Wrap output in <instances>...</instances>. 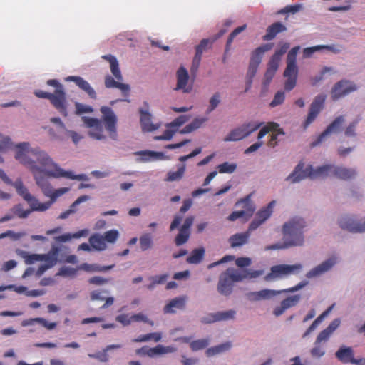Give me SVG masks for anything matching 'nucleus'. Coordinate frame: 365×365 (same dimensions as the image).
<instances>
[{
  "mask_svg": "<svg viewBox=\"0 0 365 365\" xmlns=\"http://www.w3.org/2000/svg\"><path fill=\"white\" fill-rule=\"evenodd\" d=\"M217 316L218 322L233 320L236 317V311L234 309H229L217 312Z\"/></svg>",
  "mask_w": 365,
  "mask_h": 365,
  "instance_id": "5fc2aeb1",
  "label": "nucleus"
},
{
  "mask_svg": "<svg viewBox=\"0 0 365 365\" xmlns=\"http://www.w3.org/2000/svg\"><path fill=\"white\" fill-rule=\"evenodd\" d=\"M89 242L93 249L98 251H103L107 248L105 239L102 235L96 234L89 238Z\"/></svg>",
  "mask_w": 365,
  "mask_h": 365,
  "instance_id": "a19ab883",
  "label": "nucleus"
},
{
  "mask_svg": "<svg viewBox=\"0 0 365 365\" xmlns=\"http://www.w3.org/2000/svg\"><path fill=\"white\" fill-rule=\"evenodd\" d=\"M140 125L143 132L150 133L159 129L161 126L160 123H154L153 115L149 110L148 106L146 104L144 108L139 110Z\"/></svg>",
  "mask_w": 365,
  "mask_h": 365,
  "instance_id": "dca6fc26",
  "label": "nucleus"
},
{
  "mask_svg": "<svg viewBox=\"0 0 365 365\" xmlns=\"http://www.w3.org/2000/svg\"><path fill=\"white\" fill-rule=\"evenodd\" d=\"M259 66L252 64L249 63L248 68L245 76L246 88L245 91H247L252 86V81L255 76Z\"/></svg>",
  "mask_w": 365,
  "mask_h": 365,
  "instance_id": "09e8293b",
  "label": "nucleus"
},
{
  "mask_svg": "<svg viewBox=\"0 0 365 365\" xmlns=\"http://www.w3.org/2000/svg\"><path fill=\"white\" fill-rule=\"evenodd\" d=\"M187 298L185 297H175L170 301L164 307L163 312L165 314H173L178 310L183 309Z\"/></svg>",
  "mask_w": 365,
  "mask_h": 365,
  "instance_id": "7c9ffc66",
  "label": "nucleus"
},
{
  "mask_svg": "<svg viewBox=\"0 0 365 365\" xmlns=\"http://www.w3.org/2000/svg\"><path fill=\"white\" fill-rule=\"evenodd\" d=\"M282 293H283L282 289L276 290L272 289H263L259 291L250 292L247 294V297L252 302L269 301L274 299Z\"/></svg>",
  "mask_w": 365,
  "mask_h": 365,
  "instance_id": "4be33fe9",
  "label": "nucleus"
},
{
  "mask_svg": "<svg viewBox=\"0 0 365 365\" xmlns=\"http://www.w3.org/2000/svg\"><path fill=\"white\" fill-rule=\"evenodd\" d=\"M269 133H272L270 135L269 140L267 143L268 146L274 148L278 143V138L279 135H284V130L279 127V125L277 123L269 122L263 125L258 133L257 139L260 140L265 135Z\"/></svg>",
  "mask_w": 365,
  "mask_h": 365,
  "instance_id": "f8f14e48",
  "label": "nucleus"
},
{
  "mask_svg": "<svg viewBox=\"0 0 365 365\" xmlns=\"http://www.w3.org/2000/svg\"><path fill=\"white\" fill-rule=\"evenodd\" d=\"M163 334L160 332H152L145 334L139 335L135 339L132 340L133 342H147L153 341L154 342H159L161 341Z\"/></svg>",
  "mask_w": 365,
  "mask_h": 365,
  "instance_id": "a18cd8bd",
  "label": "nucleus"
},
{
  "mask_svg": "<svg viewBox=\"0 0 365 365\" xmlns=\"http://www.w3.org/2000/svg\"><path fill=\"white\" fill-rule=\"evenodd\" d=\"M306 226L307 222L302 217L294 216L289 218L282 227L283 240H286L292 247L303 246Z\"/></svg>",
  "mask_w": 365,
  "mask_h": 365,
  "instance_id": "7ed1b4c3",
  "label": "nucleus"
},
{
  "mask_svg": "<svg viewBox=\"0 0 365 365\" xmlns=\"http://www.w3.org/2000/svg\"><path fill=\"white\" fill-rule=\"evenodd\" d=\"M106 242L113 244L116 242L119 237V232L117 230H110L102 235Z\"/></svg>",
  "mask_w": 365,
  "mask_h": 365,
  "instance_id": "338daca9",
  "label": "nucleus"
},
{
  "mask_svg": "<svg viewBox=\"0 0 365 365\" xmlns=\"http://www.w3.org/2000/svg\"><path fill=\"white\" fill-rule=\"evenodd\" d=\"M300 49V46H297L292 48L288 53L287 57V65L297 66V55Z\"/></svg>",
  "mask_w": 365,
  "mask_h": 365,
  "instance_id": "052dcab7",
  "label": "nucleus"
},
{
  "mask_svg": "<svg viewBox=\"0 0 365 365\" xmlns=\"http://www.w3.org/2000/svg\"><path fill=\"white\" fill-rule=\"evenodd\" d=\"M356 175L357 171L355 168L335 165L334 176L335 178L348 180L355 178Z\"/></svg>",
  "mask_w": 365,
  "mask_h": 365,
  "instance_id": "473e14b6",
  "label": "nucleus"
},
{
  "mask_svg": "<svg viewBox=\"0 0 365 365\" xmlns=\"http://www.w3.org/2000/svg\"><path fill=\"white\" fill-rule=\"evenodd\" d=\"M234 282L223 272L219 277L217 291L220 294L228 296L232 292Z\"/></svg>",
  "mask_w": 365,
  "mask_h": 365,
  "instance_id": "c756f323",
  "label": "nucleus"
},
{
  "mask_svg": "<svg viewBox=\"0 0 365 365\" xmlns=\"http://www.w3.org/2000/svg\"><path fill=\"white\" fill-rule=\"evenodd\" d=\"M190 119V115H182L177 118H175L174 120H173L171 123L168 124V127L172 128L173 129H176V131L178 130V128L182 126L183 124H185L188 120Z\"/></svg>",
  "mask_w": 365,
  "mask_h": 365,
  "instance_id": "bf43d9fd",
  "label": "nucleus"
},
{
  "mask_svg": "<svg viewBox=\"0 0 365 365\" xmlns=\"http://www.w3.org/2000/svg\"><path fill=\"white\" fill-rule=\"evenodd\" d=\"M186 170V165L182 163L178 165V169L176 171H169L166 175V178L165 180L167 182H174L180 180L185 173Z\"/></svg>",
  "mask_w": 365,
  "mask_h": 365,
  "instance_id": "ea45409f",
  "label": "nucleus"
},
{
  "mask_svg": "<svg viewBox=\"0 0 365 365\" xmlns=\"http://www.w3.org/2000/svg\"><path fill=\"white\" fill-rule=\"evenodd\" d=\"M285 267L288 276L299 274L304 269V265L302 263H296L294 264H285Z\"/></svg>",
  "mask_w": 365,
  "mask_h": 365,
  "instance_id": "13d9d810",
  "label": "nucleus"
},
{
  "mask_svg": "<svg viewBox=\"0 0 365 365\" xmlns=\"http://www.w3.org/2000/svg\"><path fill=\"white\" fill-rule=\"evenodd\" d=\"M322 50H327L334 53H337L341 51V47L336 45H317L312 47H307L304 48L302 51L303 58H312L314 53L322 51Z\"/></svg>",
  "mask_w": 365,
  "mask_h": 365,
  "instance_id": "a878e982",
  "label": "nucleus"
},
{
  "mask_svg": "<svg viewBox=\"0 0 365 365\" xmlns=\"http://www.w3.org/2000/svg\"><path fill=\"white\" fill-rule=\"evenodd\" d=\"M324 101L325 96L324 95H319L314 98L309 108L306 118L301 124V128L303 130H307L310 125L317 119L324 108Z\"/></svg>",
  "mask_w": 365,
  "mask_h": 365,
  "instance_id": "9d476101",
  "label": "nucleus"
},
{
  "mask_svg": "<svg viewBox=\"0 0 365 365\" xmlns=\"http://www.w3.org/2000/svg\"><path fill=\"white\" fill-rule=\"evenodd\" d=\"M122 81H115L110 76H107L105 78V86L106 88H116L123 92H128L130 86L128 84L123 83Z\"/></svg>",
  "mask_w": 365,
  "mask_h": 365,
  "instance_id": "37998d69",
  "label": "nucleus"
},
{
  "mask_svg": "<svg viewBox=\"0 0 365 365\" xmlns=\"http://www.w3.org/2000/svg\"><path fill=\"white\" fill-rule=\"evenodd\" d=\"M46 176L53 178H66L77 180H88L89 178L85 174L76 175L71 170H66L59 164L54 162L52 168L46 170Z\"/></svg>",
  "mask_w": 365,
  "mask_h": 365,
  "instance_id": "ddd939ff",
  "label": "nucleus"
},
{
  "mask_svg": "<svg viewBox=\"0 0 365 365\" xmlns=\"http://www.w3.org/2000/svg\"><path fill=\"white\" fill-rule=\"evenodd\" d=\"M31 211H32L31 209L24 210L22 205H17L11 209V212L14 213V216L16 215L19 218L27 217Z\"/></svg>",
  "mask_w": 365,
  "mask_h": 365,
  "instance_id": "e2e57ef3",
  "label": "nucleus"
},
{
  "mask_svg": "<svg viewBox=\"0 0 365 365\" xmlns=\"http://www.w3.org/2000/svg\"><path fill=\"white\" fill-rule=\"evenodd\" d=\"M47 85L55 88L54 92L51 93V96L49 98L52 105L58 110L61 115L65 117L67 116L68 103L63 85L56 79L48 80L47 81Z\"/></svg>",
  "mask_w": 365,
  "mask_h": 365,
  "instance_id": "423d86ee",
  "label": "nucleus"
},
{
  "mask_svg": "<svg viewBox=\"0 0 365 365\" xmlns=\"http://www.w3.org/2000/svg\"><path fill=\"white\" fill-rule=\"evenodd\" d=\"M136 156L135 161L138 163H148L155 160H168L169 157L163 152L153 150H141L133 153Z\"/></svg>",
  "mask_w": 365,
  "mask_h": 365,
  "instance_id": "412c9836",
  "label": "nucleus"
},
{
  "mask_svg": "<svg viewBox=\"0 0 365 365\" xmlns=\"http://www.w3.org/2000/svg\"><path fill=\"white\" fill-rule=\"evenodd\" d=\"M237 168L235 163L225 162L217 165V168L220 173H233Z\"/></svg>",
  "mask_w": 365,
  "mask_h": 365,
  "instance_id": "864d4df0",
  "label": "nucleus"
},
{
  "mask_svg": "<svg viewBox=\"0 0 365 365\" xmlns=\"http://www.w3.org/2000/svg\"><path fill=\"white\" fill-rule=\"evenodd\" d=\"M34 180L37 186L41 188L43 194L46 197L50 198L49 201L41 202L42 204H49L46 210L51 207L52 204L56 202L58 197L67 193L70 190V188L68 187H61L55 190L53 189L51 185L44 178L42 174L38 177H36Z\"/></svg>",
  "mask_w": 365,
  "mask_h": 365,
  "instance_id": "6e6552de",
  "label": "nucleus"
},
{
  "mask_svg": "<svg viewBox=\"0 0 365 365\" xmlns=\"http://www.w3.org/2000/svg\"><path fill=\"white\" fill-rule=\"evenodd\" d=\"M190 237V231H186L182 229H180V232L178 235L176 236L175 239V242L178 246L182 245L187 242Z\"/></svg>",
  "mask_w": 365,
  "mask_h": 365,
  "instance_id": "0e129e2a",
  "label": "nucleus"
},
{
  "mask_svg": "<svg viewBox=\"0 0 365 365\" xmlns=\"http://www.w3.org/2000/svg\"><path fill=\"white\" fill-rule=\"evenodd\" d=\"M250 232L248 230L245 232L237 233L231 236L229 239L231 247H240L246 244L250 237Z\"/></svg>",
  "mask_w": 365,
  "mask_h": 365,
  "instance_id": "58836bf2",
  "label": "nucleus"
},
{
  "mask_svg": "<svg viewBox=\"0 0 365 365\" xmlns=\"http://www.w3.org/2000/svg\"><path fill=\"white\" fill-rule=\"evenodd\" d=\"M176 351L177 348L173 346H164L163 344H158L154 347H151V358L175 353Z\"/></svg>",
  "mask_w": 365,
  "mask_h": 365,
  "instance_id": "c9c22d12",
  "label": "nucleus"
},
{
  "mask_svg": "<svg viewBox=\"0 0 365 365\" xmlns=\"http://www.w3.org/2000/svg\"><path fill=\"white\" fill-rule=\"evenodd\" d=\"M286 30V27L281 23H275L267 29V34L264 36V39L271 40L275 36L282 31Z\"/></svg>",
  "mask_w": 365,
  "mask_h": 365,
  "instance_id": "3c124183",
  "label": "nucleus"
},
{
  "mask_svg": "<svg viewBox=\"0 0 365 365\" xmlns=\"http://www.w3.org/2000/svg\"><path fill=\"white\" fill-rule=\"evenodd\" d=\"M338 262L339 258L335 255H332L309 269L305 276L307 279H310L319 278L331 271Z\"/></svg>",
  "mask_w": 365,
  "mask_h": 365,
  "instance_id": "9b49d317",
  "label": "nucleus"
},
{
  "mask_svg": "<svg viewBox=\"0 0 365 365\" xmlns=\"http://www.w3.org/2000/svg\"><path fill=\"white\" fill-rule=\"evenodd\" d=\"M140 245L142 250H147L153 246V238L150 234H143L139 239Z\"/></svg>",
  "mask_w": 365,
  "mask_h": 365,
  "instance_id": "6e6d98bb",
  "label": "nucleus"
},
{
  "mask_svg": "<svg viewBox=\"0 0 365 365\" xmlns=\"http://www.w3.org/2000/svg\"><path fill=\"white\" fill-rule=\"evenodd\" d=\"M338 226L344 231L355 234L356 215L352 213H344L337 219Z\"/></svg>",
  "mask_w": 365,
  "mask_h": 365,
  "instance_id": "5701e85b",
  "label": "nucleus"
},
{
  "mask_svg": "<svg viewBox=\"0 0 365 365\" xmlns=\"http://www.w3.org/2000/svg\"><path fill=\"white\" fill-rule=\"evenodd\" d=\"M11 185H13L17 194L27 202L31 210L37 212L46 210L49 204H42L35 196L32 195L21 178L16 179L15 182L12 181Z\"/></svg>",
  "mask_w": 365,
  "mask_h": 365,
  "instance_id": "0eeeda50",
  "label": "nucleus"
},
{
  "mask_svg": "<svg viewBox=\"0 0 365 365\" xmlns=\"http://www.w3.org/2000/svg\"><path fill=\"white\" fill-rule=\"evenodd\" d=\"M345 122V119L343 116L337 117L327 128L322 132L317 139V140L313 143V145L316 146L322 142H324L328 137H329L332 134H335L339 133L343 124Z\"/></svg>",
  "mask_w": 365,
  "mask_h": 365,
  "instance_id": "aec40b11",
  "label": "nucleus"
},
{
  "mask_svg": "<svg viewBox=\"0 0 365 365\" xmlns=\"http://www.w3.org/2000/svg\"><path fill=\"white\" fill-rule=\"evenodd\" d=\"M355 234H365V216L356 215Z\"/></svg>",
  "mask_w": 365,
  "mask_h": 365,
  "instance_id": "69168bd1",
  "label": "nucleus"
},
{
  "mask_svg": "<svg viewBox=\"0 0 365 365\" xmlns=\"http://www.w3.org/2000/svg\"><path fill=\"white\" fill-rule=\"evenodd\" d=\"M299 68L297 66L287 65L284 72V76L286 78L284 82L285 90L289 91L297 85Z\"/></svg>",
  "mask_w": 365,
  "mask_h": 365,
  "instance_id": "393cba45",
  "label": "nucleus"
},
{
  "mask_svg": "<svg viewBox=\"0 0 365 365\" xmlns=\"http://www.w3.org/2000/svg\"><path fill=\"white\" fill-rule=\"evenodd\" d=\"M66 81H73L81 89L84 91L91 98H96V93L89 83L80 76H68Z\"/></svg>",
  "mask_w": 365,
  "mask_h": 365,
  "instance_id": "c85d7f7f",
  "label": "nucleus"
},
{
  "mask_svg": "<svg viewBox=\"0 0 365 365\" xmlns=\"http://www.w3.org/2000/svg\"><path fill=\"white\" fill-rule=\"evenodd\" d=\"M335 165L324 164L319 166H314L312 165L311 179L326 178L334 176Z\"/></svg>",
  "mask_w": 365,
  "mask_h": 365,
  "instance_id": "b1692460",
  "label": "nucleus"
},
{
  "mask_svg": "<svg viewBox=\"0 0 365 365\" xmlns=\"http://www.w3.org/2000/svg\"><path fill=\"white\" fill-rule=\"evenodd\" d=\"M10 143L8 150L13 152L15 160L31 173L34 180L41 174L46 175V170L52 168L55 161L46 151L28 142L15 143L10 138Z\"/></svg>",
  "mask_w": 365,
  "mask_h": 365,
  "instance_id": "f257e3e1",
  "label": "nucleus"
},
{
  "mask_svg": "<svg viewBox=\"0 0 365 365\" xmlns=\"http://www.w3.org/2000/svg\"><path fill=\"white\" fill-rule=\"evenodd\" d=\"M336 358L344 364L351 363L354 364H361L365 365V358L356 359L354 352L351 346H341L335 353Z\"/></svg>",
  "mask_w": 365,
  "mask_h": 365,
  "instance_id": "6ab92c4d",
  "label": "nucleus"
},
{
  "mask_svg": "<svg viewBox=\"0 0 365 365\" xmlns=\"http://www.w3.org/2000/svg\"><path fill=\"white\" fill-rule=\"evenodd\" d=\"M312 164H305L304 162L300 161L294 167L292 173L287 176L285 181L290 184H294L302 181V180L309 178L312 174Z\"/></svg>",
  "mask_w": 365,
  "mask_h": 365,
  "instance_id": "4468645a",
  "label": "nucleus"
},
{
  "mask_svg": "<svg viewBox=\"0 0 365 365\" xmlns=\"http://www.w3.org/2000/svg\"><path fill=\"white\" fill-rule=\"evenodd\" d=\"M88 230L84 229L73 234L66 233L61 236L55 237L54 239L56 242H66L71 240L72 238L78 239L82 237H86L88 235Z\"/></svg>",
  "mask_w": 365,
  "mask_h": 365,
  "instance_id": "49530a36",
  "label": "nucleus"
},
{
  "mask_svg": "<svg viewBox=\"0 0 365 365\" xmlns=\"http://www.w3.org/2000/svg\"><path fill=\"white\" fill-rule=\"evenodd\" d=\"M358 87L354 82L347 80H341L333 86L330 96L334 101H336L356 91Z\"/></svg>",
  "mask_w": 365,
  "mask_h": 365,
  "instance_id": "2eb2a0df",
  "label": "nucleus"
},
{
  "mask_svg": "<svg viewBox=\"0 0 365 365\" xmlns=\"http://www.w3.org/2000/svg\"><path fill=\"white\" fill-rule=\"evenodd\" d=\"M310 356L314 359H319L326 354V346L324 344L314 341L309 350Z\"/></svg>",
  "mask_w": 365,
  "mask_h": 365,
  "instance_id": "79ce46f5",
  "label": "nucleus"
},
{
  "mask_svg": "<svg viewBox=\"0 0 365 365\" xmlns=\"http://www.w3.org/2000/svg\"><path fill=\"white\" fill-rule=\"evenodd\" d=\"M103 58L107 60L109 62L110 69L113 76L118 81H123V76L117 58L112 55L103 56Z\"/></svg>",
  "mask_w": 365,
  "mask_h": 365,
  "instance_id": "e433bc0d",
  "label": "nucleus"
},
{
  "mask_svg": "<svg viewBox=\"0 0 365 365\" xmlns=\"http://www.w3.org/2000/svg\"><path fill=\"white\" fill-rule=\"evenodd\" d=\"M175 91H180L183 93H190L193 88L192 83L190 82V76L187 70L184 66H180L176 72Z\"/></svg>",
  "mask_w": 365,
  "mask_h": 365,
  "instance_id": "a211bd4d",
  "label": "nucleus"
},
{
  "mask_svg": "<svg viewBox=\"0 0 365 365\" xmlns=\"http://www.w3.org/2000/svg\"><path fill=\"white\" fill-rule=\"evenodd\" d=\"M262 123L251 122L242 125L231 130L224 138L225 142L238 141L249 136L251 133L259 129Z\"/></svg>",
  "mask_w": 365,
  "mask_h": 365,
  "instance_id": "1a4fd4ad",
  "label": "nucleus"
},
{
  "mask_svg": "<svg viewBox=\"0 0 365 365\" xmlns=\"http://www.w3.org/2000/svg\"><path fill=\"white\" fill-rule=\"evenodd\" d=\"M26 235V233L25 232H15L12 230H8L5 232L0 234V240L5 237H9L11 240L16 241L19 240L20 238L25 236Z\"/></svg>",
  "mask_w": 365,
  "mask_h": 365,
  "instance_id": "680f3d73",
  "label": "nucleus"
},
{
  "mask_svg": "<svg viewBox=\"0 0 365 365\" xmlns=\"http://www.w3.org/2000/svg\"><path fill=\"white\" fill-rule=\"evenodd\" d=\"M232 346V342L230 341H227L222 344L207 349L205 351V355L207 357H212L217 355L222 354L230 351Z\"/></svg>",
  "mask_w": 365,
  "mask_h": 365,
  "instance_id": "2f4dec72",
  "label": "nucleus"
},
{
  "mask_svg": "<svg viewBox=\"0 0 365 365\" xmlns=\"http://www.w3.org/2000/svg\"><path fill=\"white\" fill-rule=\"evenodd\" d=\"M50 125L44 127L51 140L63 141L71 138L74 144H78L83 138L82 135L73 130L66 128L64 123L58 117H53L49 120Z\"/></svg>",
  "mask_w": 365,
  "mask_h": 365,
  "instance_id": "39448f33",
  "label": "nucleus"
},
{
  "mask_svg": "<svg viewBox=\"0 0 365 365\" xmlns=\"http://www.w3.org/2000/svg\"><path fill=\"white\" fill-rule=\"evenodd\" d=\"M288 277L285 264L272 266L270 272L264 277L266 282H274Z\"/></svg>",
  "mask_w": 365,
  "mask_h": 365,
  "instance_id": "bb28decb",
  "label": "nucleus"
},
{
  "mask_svg": "<svg viewBox=\"0 0 365 365\" xmlns=\"http://www.w3.org/2000/svg\"><path fill=\"white\" fill-rule=\"evenodd\" d=\"M221 93L219 91L215 92L208 100V104L206 108V113L209 114L213 112L221 103Z\"/></svg>",
  "mask_w": 365,
  "mask_h": 365,
  "instance_id": "c03bdc74",
  "label": "nucleus"
},
{
  "mask_svg": "<svg viewBox=\"0 0 365 365\" xmlns=\"http://www.w3.org/2000/svg\"><path fill=\"white\" fill-rule=\"evenodd\" d=\"M101 119L90 117H83L82 120L88 129V135L97 140H105L106 135L104 129L107 131L108 137L113 140H118V116L113 109L108 106H101L100 108Z\"/></svg>",
  "mask_w": 365,
  "mask_h": 365,
  "instance_id": "f03ea898",
  "label": "nucleus"
},
{
  "mask_svg": "<svg viewBox=\"0 0 365 365\" xmlns=\"http://www.w3.org/2000/svg\"><path fill=\"white\" fill-rule=\"evenodd\" d=\"M301 300V296L299 294H295L289 296L282 301V304L285 306V308L290 309L295 307Z\"/></svg>",
  "mask_w": 365,
  "mask_h": 365,
  "instance_id": "4d7b16f0",
  "label": "nucleus"
},
{
  "mask_svg": "<svg viewBox=\"0 0 365 365\" xmlns=\"http://www.w3.org/2000/svg\"><path fill=\"white\" fill-rule=\"evenodd\" d=\"M357 123V120H354L346 127L344 130V135L346 137L354 138L356 135V130Z\"/></svg>",
  "mask_w": 365,
  "mask_h": 365,
  "instance_id": "774afa93",
  "label": "nucleus"
},
{
  "mask_svg": "<svg viewBox=\"0 0 365 365\" xmlns=\"http://www.w3.org/2000/svg\"><path fill=\"white\" fill-rule=\"evenodd\" d=\"M271 48L272 45L269 43L257 47L251 53L249 63L259 66L264 53Z\"/></svg>",
  "mask_w": 365,
  "mask_h": 365,
  "instance_id": "72a5a7b5",
  "label": "nucleus"
},
{
  "mask_svg": "<svg viewBox=\"0 0 365 365\" xmlns=\"http://www.w3.org/2000/svg\"><path fill=\"white\" fill-rule=\"evenodd\" d=\"M59 251L58 247L53 245L46 254H29L23 250H18L17 254L24 259L26 264H31L38 261L44 262V264H41L36 272V275L41 277L46 270L56 264Z\"/></svg>",
  "mask_w": 365,
  "mask_h": 365,
  "instance_id": "20e7f679",
  "label": "nucleus"
},
{
  "mask_svg": "<svg viewBox=\"0 0 365 365\" xmlns=\"http://www.w3.org/2000/svg\"><path fill=\"white\" fill-rule=\"evenodd\" d=\"M225 273L235 283L245 279V269L239 270L234 268L227 269Z\"/></svg>",
  "mask_w": 365,
  "mask_h": 365,
  "instance_id": "8fccbe9b",
  "label": "nucleus"
},
{
  "mask_svg": "<svg viewBox=\"0 0 365 365\" xmlns=\"http://www.w3.org/2000/svg\"><path fill=\"white\" fill-rule=\"evenodd\" d=\"M210 344V339L209 338L192 340V341L190 342V349L192 351L196 352L205 349Z\"/></svg>",
  "mask_w": 365,
  "mask_h": 365,
  "instance_id": "de8ad7c7",
  "label": "nucleus"
},
{
  "mask_svg": "<svg viewBox=\"0 0 365 365\" xmlns=\"http://www.w3.org/2000/svg\"><path fill=\"white\" fill-rule=\"evenodd\" d=\"M122 346L120 344H111L108 345L105 349H103L102 351H98L93 354H88V356L91 358L96 359L99 360L101 362H107L109 360V356L108 355V351L117 349L121 348Z\"/></svg>",
  "mask_w": 365,
  "mask_h": 365,
  "instance_id": "4c0bfd02",
  "label": "nucleus"
},
{
  "mask_svg": "<svg viewBox=\"0 0 365 365\" xmlns=\"http://www.w3.org/2000/svg\"><path fill=\"white\" fill-rule=\"evenodd\" d=\"M276 201H271L267 206L259 210L249 225V231H253L264 224L272 215Z\"/></svg>",
  "mask_w": 365,
  "mask_h": 365,
  "instance_id": "f3484780",
  "label": "nucleus"
},
{
  "mask_svg": "<svg viewBox=\"0 0 365 365\" xmlns=\"http://www.w3.org/2000/svg\"><path fill=\"white\" fill-rule=\"evenodd\" d=\"M337 71L334 67L324 66L317 75L310 78V83L312 86H316L327 76L335 75Z\"/></svg>",
  "mask_w": 365,
  "mask_h": 365,
  "instance_id": "f704fd0d",
  "label": "nucleus"
},
{
  "mask_svg": "<svg viewBox=\"0 0 365 365\" xmlns=\"http://www.w3.org/2000/svg\"><path fill=\"white\" fill-rule=\"evenodd\" d=\"M235 205L237 207H242V210L239 211L242 213V219L245 221H247L252 216L255 210V206L249 197L238 201Z\"/></svg>",
  "mask_w": 365,
  "mask_h": 365,
  "instance_id": "cd10ccee",
  "label": "nucleus"
},
{
  "mask_svg": "<svg viewBox=\"0 0 365 365\" xmlns=\"http://www.w3.org/2000/svg\"><path fill=\"white\" fill-rule=\"evenodd\" d=\"M205 249L199 247L194 250L190 256L187 259V262L190 264H198L201 262L205 255Z\"/></svg>",
  "mask_w": 365,
  "mask_h": 365,
  "instance_id": "603ef678",
  "label": "nucleus"
}]
</instances>
